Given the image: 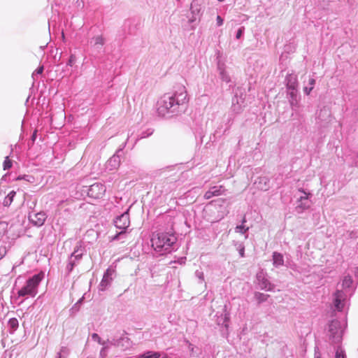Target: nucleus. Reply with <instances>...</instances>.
<instances>
[{
	"instance_id": "obj_1",
	"label": "nucleus",
	"mask_w": 358,
	"mask_h": 358,
	"mask_svg": "<svg viewBox=\"0 0 358 358\" xmlns=\"http://www.w3.org/2000/svg\"><path fill=\"white\" fill-rule=\"evenodd\" d=\"M176 241L173 235L164 232L153 233L151 238V245L157 252L167 251Z\"/></svg>"
},
{
	"instance_id": "obj_2",
	"label": "nucleus",
	"mask_w": 358,
	"mask_h": 358,
	"mask_svg": "<svg viewBox=\"0 0 358 358\" xmlns=\"http://www.w3.org/2000/svg\"><path fill=\"white\" fill-rule=\"evenodd\" d=\"M43 278V273H40L29 278L26 285L18 291L20 296L31 295L34 296L37 292V287Z\"/></svg>"
},
{
	"instance_id": "obj_3",
	"label": "nucleus",
	"mask_w": 358,
	"mask_h": 358,
	"mask_svg": "<svg viewBox=\"0 0 358 358\" xmlns=\"http://www.w3.org/2000/svg\"><path fill=\"white\" fill-rule=\"evenodd\" d=\"M176 103L175 97L173 96H164L160 101H158V113L164 115Z\"/></svg>"
},
{
	"instance_id": "obj_4",
	"label": "nucleus",
	"mask_w": 358,
	"mask_h": 358,
	"mask_svg": "<svg viewBox=\"0 0 358 358\" xmlns=\"http://www.w3.org/2000/svg\"><path fill=\"white\" fill-rule=\"evenodd\" d=\"M106 193V187L101 183H94L88 189L87 196L93 199H101Z\"/></svg>"
},
{
	"instance_id": "obj_5",
	"label": "nucleus",
	"mask_w": 358,
	"mask_h": 358,
	"mask_svg": "<svg viewBox=\"0 0 358 358\" xmlns=\"http://www.w3.org/2000/svg\"><path fill=\"white\" fill-rule=\"evenodd\" d=\"M29 222L36 227H41L44 224L47 218L45 213L41 211L38 213H30L28 216Z\"/></svg>"
},
{
	"instance_id": "obj_6",
	"label": "nucleus",
	"mask_w": 358,
	"mask_h": 358,
	"mask_svg": "<svg viewBox=\"0 0 358 358\" xmlns=\"http://www.w3.org/2000/svg\"><path fill=\"white\" fill-rule=\"evenodd\" d=\"M129 215L128 212L122 213L118 216L115 220V225L120 229H126L129 226Z\"/></svg>"
},
{
	"instance_id": "obj_7",
	"label": "nucleus",
	"mask_w": 358,
	"mask_h": 358,
	"mask_svg": "<svg viewBox=\"0 0 358 358\" xmlns=\"http://www.w3.org/2000/svg\"><path fill=\"white\" fill-rule=\"evenodd\" d=\"M343 299V294L341 291H336L334 293V305L337 310H341L343 308L342 300Z\"/></svg>"
},
{
	"instance_id": "obj_8",
	"label": "nucleus",
	"mask_w": 358,
	"mask_h": 358,
	"mask_svg": "<svg viewBox=\"0 0 358 358\" xmlns=\"http://www.w3.org/2000/svg\"><path fill=\"white\" fill-rule=\"evenodd\" d=\"M273 264L275 266H282L284 263L282 255L278 252L273 253Z\"/></svg>"
},
{
	"instance_id": "obj_9",
	"label": "nucleus",
	"mask_w": 358,
	"mask_h": 358,
	"mask_svg": "<svg viewBox=\"0 0 358 358\" xmlns=\"http://www.w3.org/2000/svg\"><path fill=\"white\" fill-rule=\"evenodd\" d=\"M15 194H16V192L15 191L10 192L8 194V195L4 198L3 201V205L4 206H9L12 203V202L13 201V198L15 196Z\"/></svg>"
},
{
	"instance_id": "obj_10",
	"label": "nucleus",
	"mask_w": 358,
	"mask_h": 358,
	"mask_svg": "<svg viewBox=\"0 0 358 358\" xmlns=\"http://www.w3.org/2000/svg\"><path fill=\"white\" fill-rule=\"evenodd\" d=\"M160 356L158 352H148L145 354L138 357L137 358H159Z\"/></svg>"
},
{
	"instance_id": "obj_11",
	"label": "nucleus",
	"mask_w": 358,
	"mask_h": 358,
	"mask_svg": "<svg viewBox=\"0 0 358 358\" xmlns=\"http://www.w3.org/2000/svg\"><path fill=\"white\" fill-rule=\"evenodd\" d=\"M338 327V324L337 322H332L329 325V331L331 333V335L333 337L336 336V334H337V329Z\"/></svg>"
},
{
	"instance_id": "obj_12",
	"label": "nucleus",
	"mask_w": 358,
	"mask_h": 358,
	"mask_svg": "<svg viewBox=\"0 0 358 358\" xmlns=\"http://www.w3.org/2000/svg\"><path fill=\"white\" fill-rule=\"evenodd\" d=\"M352 278L349 275L345 276L343 280V282H342L343 287L348 288L352 285Z\"/></svg>"
},
{
	"instance_id": "obj_13",
	"label": "nucleus",
	"mask_w": 358,
	"mask_h": 358,
	"mask_svg": "<svg viewBox=\"0 0 358 358\" xmlns=\"http://www.w3.org/2000/svg\"><path fill=\"white\" fill-rule=\"evenodd\" d=\"M255 299H257V301L259 303H260L262 301H265L268 299V295L257 292L255 294Z\"/></svg>"
},
{
	"instance_id": "obj_14",
	"label": "nucleus",
	"mask_w": 358,
	"mask_h": 358,
	"mask_svg": "<svg viewBox=\"0 0 358 358\" xmlns=\"http://www.w3.org/2000/svg\"><path fill=\"white\" fill-rule=\"evenodd\" d=\"M8 228V224L6 222H0V238L3 237L6 231Z\"/></svg>"
},
{
	"instance_id": "obj_15",
	"label": "nucleus",
	"mask_w": 358,
	"mask_h": 358,
	"mask_svg": "<svg viewBox=\"0 0 358 358\" xmlns=\"http://www.w3.org/2000/svg\"><path fill=\"white\" fill-rule=\"evenodd\" d=\"M210 189L213 190V193L214 196L221 195L224 192V189H223L222 186H220L219 188H217L216 187H213Z\"/></svg>"
},
{
	"instance_id": "obj_16",
	"label": "nucleus",
	"mask_w": 358,
	"mask_h": 358,
	"mask_svg": "<svg viewBox=\"0 0 358 358\" xmlns=\"http://www.w3.org/2000/svg\"><path fill=\"white\" fill-rule=\"evenodd\" d=\"M8 325L12 329L15 330L18 327V320L16 318H11L8 321Z\"/></svg>"
},
{
	"instance_id": "obj_17",
	"label": "nucleus",
	"mask_w": 358,
	"mask_h": 358,
	"mask_svg": "<svg viewBox=\"0 0 358 358\" xmlns=\"http://www.w3.org/2000/svg\"><path fill=\"white\" fill-rule=\"evenodd\" d=\"M12 167V161L8 158V157H6L4 162H3V169H9Z\"/></svg>"
},
{
	"instance_id": "obj_18",
	"label": "nucleus",
	"mask_w": 358,
	"mask_h": 358,
	"mask_svg": "<svg viewBox=\"0 0 358 358\" xmlns=\"http://www.w3.org/2000/svg\"><path fill=\"white\" fill-rule=\"evenodd\" d=\"M95 45H103V43H104V40L102 36H96L95 38Z\"/></svg>"
},
{
	"instance_id": "obj_19",
	"label": "nucleus",
	"mask_w": 358,
	"mask_h": 358,
	"mask_svg": "<svg viewBox=\"0 0 358 358\" xmlns=\"http://www.w3.org/2000/svg\"><path fill=\"white\" fill-rule=\"evenodd\" d=\"M92 338L94 341H97L99 344H103V343L101 342V339L99 337V336L97 334H93L92 335Z\"/></svg>"
},
{
	"instance_id": "obj_20",
	"label": "nucleus",
	"mask_w": 358,
	"mask_h": 358,
	"mask_svg": "<svg viewBox=\"0 0 358 358\" xmlns=\"http://www.w3.org/2000/svg\"><path fill=\"white\" fill-rule=\"evenodd\" d=\"M213 196H214V195H213V190H211V189L207 191L205 193V194H204V198L206 199H210Z\"/></svg>"
},
{
	"instance_id": "obj_21",
	"label": "nucleus",
	"mask_w": 358,
	"mask_h": 358,
	"mask_svg": "<svg viewBox=\"0 0 358 358\" xmlns=\"http://www.w3.org/2000/svg\"><path fill=\"white\" fill-rule=\"evenodd\" d=\"M43 71V66H39L34 72V75L35 74H41Z\"/></svg>"
},
{
	"instance_id": "obj_22",
	"label": "nucleus",
	"mask_w": 358,
	"mask_h": 358,
	"mask_svg": "<svg viewBox=\"0 0 358 358\" xmlns=\"http://www.w3.org/2000/svg\"><path fill=\"white\" fill-rule=\"evenodd\" d=\"M216 20H217V24L218 26L222 25V24H223V19L220 15L217 16Z\"/></svg>"
},
{
	"instance_id": "obj_23",
	"label": "nucleus",
	"mask_w": 358,
	"mask_h": 358,
	"mask_svg": "<svg viewBox=\"0 0 358 358\" xmlns=\"http://www.w3.org/2000/svg\"><path fill=\"white\" fill-rule=\"evenodd\" d=\"M243 31V28H241L238 30V31L236 33V36L237 39H239L241 37Z\"/></svg>"
},
{
	"instance_id": "obj_24",
	"label": "nucleus",
	"mask_w": 358,
	"mask_h": 358,
	"mask_svg": "<svg viewBox=\"0 0 358 358\" xmlns=\"http://www.w3.org/2000/svg\"><path fill=\"white\" fill-rule=\"evenodd\" d=\"M315 84V80L314 78H310L309 79V85H310V87L312 88V90L313 89Z\"/></svg>"
},
{
	"instance_id": "obj_25",
	"label": "nucleus",
	"mask_w": 358,
	"mask_h": 358,
	"mask_svg": "<svg viewBox=\"0 0 358 358\" xmlns=\"http://www.w3.org/2000/svg\"><path fill=\"white\" fill-rule=\"evenodd\" d=\"M312 88L310 87H305L304 89H303V91L304 92L307 94V95H309L310 92L312 91Z\"/></svg>"
},
{
	"instance_id": "obj_26",
	"label": "nucleus",
	"mask_w": 358,
	"mask_h": 358,
	"mask_svg": "<svg viewBox=\"0 0 358 358\" xmlns=\"http://www.w3.org/2000/svg\"><path fill=\"white\" fill-rule=\"evenodd\" d=\"M336 358H345L344 355L341 354V353H340V352H336Z\"/></svg>"
},
{
	"instance_id": "obj_27",
	"label": "nucleus",
	"mask_w": 358,
	"mask_h": 358,
	"mask_svg": "<svg viewBox=\"0 0 358 358\" xmlns=\"http://www.w3.org/2000/svg\"><path fill=\"white\" fill-rule=\"evenodd\" d=\"M304 194H305V196H301V198H300V200H301V201H302V200H303V199H308V194H306V192H304Z\"/></svg>"
},
{
	"instance_id": "obj_28",
	"label": "nucleus",
	"mask_w": 358,
	"mask_h": 358,
	"mask_svg": "<svg viewBox=\"0 0 358 358\" xmlns=\"http://www.w3.org/2000/svg\"><path fill=\"white\" fill-rule=\"evenodd\" d=\"M244 252H245V250H244V248H241V249L240 250V251H239L240 255H241L242 257H244Z\"/></svg>"
},
{
	"instance_id": "obj_29",
	"label": "nucleus",
	"mask_w": 358,
	"mask_h": 358,
	"mask_svg": "<svg viewBox=\"0 0 358 358\" xmlns=\"http://www.w3.org/2000/svg\"><path fill=\"white\" fill-rule=\"evenodd\" d=\"M264 288L267 289H271V285L269 283L265 284Z\"/></svg>"
},
{
	"instance_id": "obj_30",
	"label": "nucleus",
	"mask_w": 358,
	"mask_h": 358,
	"mask_svg": "<svg viewBox=\"0 0 358 358\" xmlns=\"http://www.w3.org/2000/svg\"><path fill=\"white\" fill-rule=\"evenodd\" d=\"M73 264L72 263H70L69 266V271H71L73 269Z\"/></svg>"
},
{
	"instance_id": "obj_31",
	"label": "nucleus",
	"mask_w": 358,
	"mask_h": 358,
	"mask_svg": "<svg viewBox=\"0 0 358 358\" xmlns=\"http://www.w3.org/2000/svg\"><path fill=\"white\" fill-rule=\"evenodd\" d=\"M236 229H239L241 231V230L244 229V227L243 225L238 226Z\"/></svg>"
},
{
	"instance_id": "obj_32",
	"label": "nucleus",
	"mask_w": 358,
	"mask_h": 358,
	"mask_svg": "<svg viewBox=\"0 0 358 358\" xmlns=\"http://www.w3.org/2000/svg\"><path fill=\"white\" fill-rule=\"evenodd\" d=\"M69 62H73V57H71Z\"/></svg>"
}]
</instances>
